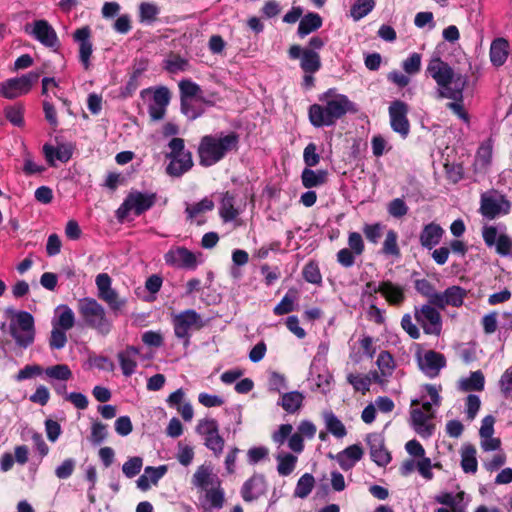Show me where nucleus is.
<instances>
[{
  "mask_svg": "<svg viewBox=\"0 0 512 512\" xmlns=\"http://www.w3.org/2000/svg\"><path fill=\"white\" fill-rule=\"evenodd\" d=\"M425 73L431 77L436 85L437 99L453 100L447 104L450 109L461 120L468 123L469 115L463 106V93L468 83L466 75L456 73L454 69L444 61L439 54H433L429 59Z\"/></svg>",
  "mask_w": 512,
  "mask_h": 512,
  "instance_id": "nucleus-1",
  "label": "nucleus"
},
{
  "mask_svg": "<svg viewBox=\"0 0 512 512\" xmlns=\"http://www.w3.org/2000/svg\"><path fill=\"white\" fill-rule=\"evenodd\" d=\"M321 104H312L308 116L310 123L317 128L329 127L348 112H355V104L344 95L331 88L319 96Z\"/></svg>",
  "mask_w": 512,
  "mask_h": 512,
  "instance_id": "nucleus-2",
  "label": "nucleus"
},
{
  "mask_svg": "<svg viewBox=\"0 0 512 512\" xmlns=\"http://www.w3.org/2000/svg\"><path fill=\"white\" fill-rule=\"evenodd\" d=\"M192 485L198 492L199 508L205 512L220 510L225 504V490L222 481L213 472L210 465L197 467L191 478Z\"/></svg>",
  "mask_w": 512,
  "mask_h": 512,
  "instance_id": "nucleus-3",
  "label": "nucleus"
},
{
  "mask_svg": "<svg viewBox=\"0 0 512 512\" xmlns=\"http://www.w3.org/2000/svg\"><path fill=\"white\" fill-rule=\"evenodd\" d=\"M239 135L235 132H219L205 135L198 146L200 165L210 167L223 160L230 152L237 150Z\"/></svg>",
  "mask_w": 512,
  "mask_h": 512,
  "instance_id": "nucleus-4",
  "label": "nucleus"
},
{
  "mask_svg": "<svg viewBox=\"0 0 512 512\" xmlns=\"http://www.w3.org/2000/svg\"><path fill=\"white\" fill-rule=\"evenodd\" d=\"M78 312L84 323L102 336L108 335L113 328L105 308L94 298L85 297L78 301Z\"/></svg>",
  "mask_w": 512,
  "mask_h": 512,
  "instance_id": "nucleus-5",
  "label": "nucleus"
},
{
  "mask_svg": "<svg viewBox=\"0 0 512 512\" xmlns=\"http://www.w3.org/2000/svg\"><path fill=\"white\" fill-rule=\"evenodd\" d=\"M12 314L9 324V333L15 344L21 349H27L35 340L36 329L34 317L27 311H14L8 309Z\"/></svg>",
  "mask_w": 512,
  "mask_h": 512,
  "instance_id": "nucleus-6",
  "label": "nucleus"
},
{
  "mask_svg": "<svg viewBox=\"0 0 512 512\" xmlns=\"http://www.w3.org/2000/svg\"><path fill=\"white\" fill-rule=\"evenodd\" d=\"M156 200V193L131 190L116 210V217L122 222L131 212L136 216H140L149 210L156 203Z\"/></svg>",
  "mask_w": 512,
  "mask_h": 512,
  "instance_id": "nucleus-7",
  "label": "nucleus"
},
{
  "mask_svg": "<svg viewBox=\"0 0 512 512\" xmlns=\"http://www.w3.org/2000/svg\"><path fill=\"white\" fill-rule=\"evenodd\" d=\"M174 334L178 339L184 340L188 345L192 331L200 330L205 326L202 316L194 309H187L172 316Z\"/></svg>",
  "mask_w": 512,
  "mask_h": 512,
  "instance_id": "nucleus-8",
  "label": "nucleus"
},
{
  "mask_svg": "<svg viewBox=\"0 0 512 512\" xmlns=\"http://www.w3.org/2000/svg\"><path fill=\"white\" fill-rule=\"evenodd\" d=\"M39 77L38 72L31 71L19 77L4 80L0 83V96L9 100L24 96L31 91Z\"/></svg>",
  "mask_w": 512,
  "mask_h": 512,
  "instance_id": "nucleus-9",
  "label": "nucleus"
},
{
  "mask_svg": "<svg viewBox=\"0 0 512 512\" xmlns=\"http://www.w3.org/2000/svg\"><path fill=\"white\" fill-rule=\"evenodd\" d=\"M164 261L166 265L173 268L195 270L203 263V256L201 252H193L186 247L175 246L164 254Z\"/></svg>",
  "mask_w": 512,
  "mask_h": 512,
  "instance_id": "nucleus-10",
  "label": "nucleus"
},
{
  "mask_svg": "<svg viewBox=\"0 0 512 512\" xmlns=\"http://www.w3.org/2000/svg\"><path fill=\"white\" fill-rule=\"evenodd\" d=\"M95 284L98 298L105 302L114 314L122 312L127 304V299L121 297L112 287L111 277L107 273H100L96 276Z\"/></svg>",
  "mask_w": 512,
  "mask_h": 512,
  "instance_id": "nucleus-11",
  "label": "nucleus"
},
{
  "mask_svg": "<svg viewBox=\"0 0 512 512\" xmlns=\"http://www.w3.org/2000/svg\"><path fill=\"white\" fill-rule=\"evenodd\" d=\"M95 284L98 298L105 302L114 314L122 312L127 304V299L121 297L112 287L111 277L107 273H100L96 276Z\"/></svg>",
  "mask_w": 512,
  "mask_h": 512,
  "instance_id": "nucleus-12",
  "label": "nucleus"
},
{
  "mask_svg": "<svg viewBox=\"0 0 512 512\" xmlns=\"http://www.w3.org/2000/svg\"><path fill=\"white\" fill-rule=\"evenodd\" d=\"M482 237L486 246L495 247L499 255L512 254V238L507 234L505 225H485L482 229Z\"/></svg>",
  "mask_w": 512,
  "mask_h": 512,
  "instance_id": "nucleus-13",
  "label": "nucleus"
},
{
  "mask_svg": "<svg viewBox=\"0 0 512 512\" xmlns=\"http://www.w3.org/2000/svg\"><path fill=\"white\" fill-rule=\"evenodd\" d=\"M196 432L204 438V445L213 452L215 456H220L224 450L225 441L219 434V424L213 418H203L198 421Z\"/></svg>",
  "mask_w": 512,
  "mask_h": 512,
  "instance_id": "nucleus-14",
  "label": "nucleus"
},
{
  "mask_svg": "<svg viewBox=\"0 0 512 512\" xmlns=\"http://www.w3.org/2000/svg\"><path fill=\"white\" fill-rule=\"evenodd\" d=\"M415 359L420 371L428 378H436L441 370L446 367L445 356L434 350H424L418 346Z\"/></svg>",
  "mask_w": 512,
  "mask_h": 512,
  "instance_id": "nucleus-15",
  "label": "nucleus"
},
{
  "mask_svg": "<svg viewBox=\"0 0 512 512\" xmlns=\"http://www.w3.org/2000/svg\"><path fill=\"white\" fill-rule=\"evenodd\" d=\"M414 317L425 334L439 336L442 331V318L434 305L415 306Z\"/></svg>",
  "mask_w": 512,
  "mask_h": 512,
  "instance_id": "nucleus-16",
  "label": "nucleus"
},
{
  "mask_svg": "<svg viewBox=\"0 0 512 512\" xmlns=\"http://www.w3.org/2000/svg\"><path fill=\"white\" fill-rule=\"evenodd\" d=\"M25 32L45 47L57 48L59 46L57 33L47 20H36L32 24L26 25Z\"/></svg>",
  "mask_w": 512,
  "mask_h": 512,
  "instance_id": "nucleus-17",
  "label": "nucleus"
},
{
  "mask_svg": "<svg viewBox=\"0 0 512 512\" xmlns=\"http://www.w3.org/2000/svg\"><path fill=\"white\" fill-rule=\"evenodd\" d=\"M510 202L503 195L483 194L480 202V212L487 219H495L510 211Z\"/></svg>",
  "mask_w": 512,
  "mask_h": 512,
  "instance_id": "nucleus-18",
  "label": "nucleus"
},
{
  "mask_svg": "<svg viewBox=\"0 0 512 512\" xmlns=\"http://www.w3.org/2000/svg\"><path fill=\"white\" fill-rule=\"evenodd\" d=\"M408 111V105L401 100L393 101L388 108L391 128L402 138H406L410 132V123L407 118Z\"/></svg>",
  "mask_w": 512,
  "mask_h": 512,
  "instance_id": "nucleus-19",
  "label": "nucleus"
},
{
  "mask_svg": "<svg viewBox=\"0 0 512 512\" xmlns=\"http://www.w3.org/2000/svg\"><path fill=\"white\" fill-rule=\"evenodd\" d=\"M152 92V101L148 105V113L152 120L159 121L164 118L167 106L170 103L171 94L167 87L159 86L154 89H144L141 95Z\"/></svg>",
  "mask_w": 512,
  "mask_h": 512,
  "instance_id": "nucleus-20",
  "label": "nucleus"
},
{
  "mask_svg": "<svg viewBox=\"0 0 512 512\" xmlns=\"http://www.w3.org/2000/svg\"><path fill=\"white\" fill-rule=\"evenodd\" d=\"M419 400L411 401L410 423L413 429L421 437L428 438L433 434L434 425L431 423L434 413H425L419 407Z\"/></svg>",
  "mask_w": 512,
  "mask_h": 512,
  "instance_id": "nucleus-21",
  "label": "nucleus"
},
{
  "mask_svg": "<svg viewBox=\"0 0 512 512\" xmlns=\"http://www.w3.org/2000/svg\"><path fill=\"white\" fill-rule=\"evenodd\" d=\"M291 59H300V67L305 73L314 74L321 68L320 55L312 49H302L292 45L288 50Z\"/></svg>",
  "mask_w": 512,
  "mask_h": 512,
  "instance_id": "nucleus-22",
  "label": "nucleus"
},
{
  "mask_svg": "<svg viewBox=\"0 0 512 512\" xmlns=\"http://www.w3.org/2000/svg\"><path fill=\"white\" fill-rule=\"evenodd\" d=\"M373 462L380 467H385L391 461V455L385 448L384 437L380 433H370L366 437Z\"/></svg>",
  "mask_w": 512,
  "mask_h": 512,
  "instance_id": "nucleus-23",
  "label": "nucleus"
},
{
  "mask_svg": "<svg viewBox=\"0 0 512 512\" xmlns=\"http://www.w3.org/2000/svg\"><path fill=\"white\" fill-rule=\"evenodd\" d=\"M73 39L79 44V60L85 70L91 66L90 58L93 53L91 42V29L88 26L81 27L73 33Z\"/></svg>",
  "mask_w": 512,
  "mask_h": 512,
  "instance_id": "nucleus-24",
  "label": "nucleus"
},
{
  "mask_svg": "<svg viewBox=\"0 0 512 512\" xmlns=\"http://www.w3.org/2000/svg\"><path fill=\"white\" fill-rule=\"evenodd\" d=\"M267 484L265 477L261 474H254L241 488V495L244 501L251 502L265 494Z\"/></svg>",
  "mask_w": 512,
  "mask_h": 512,
  "instance_id": "nucleus-25",
  "label": "nucleus"
},
{
  "mask_svg": "<svg viewBox=\"0 0 512 512\" xmlns=\"http://www.w3.org/2000/svg\"><path fill=\"white\" fill-rule=\"evenodd\" d=\"M467 291L460 286L448 287L444 292H439L436 297L435 307L444 309L446 306L460 307L462 306Z\"/></svg>",
  "mask_w": 512,
  "mask_h": 512,
  "instance_id": "nucleus-26",
  "label": "nucleus"
},
{
  "mask_svg": "<svg viewBox=\"0 0 512 512\" xmlns=\"http://www.w3.org/2000/svg\"><path fill=\"white\" fill-rule=\"evenodd\" d=\"M243 208L236 205L235 197L230 192L221 195L218 213L224 223L236 222Z\"/></svg>",
  "mask_w": 512,
  "mask_h": 512,
  "instance_id": "nucleus-27",
  "label": "nucleus"
},
{
  "mask_svg": "<svg viewBox=\"0 0 512 512\" xmlns=\"http://www.w3.org/2000/svg\"><path fill=\"white\" fill-rule=\"evenodd\" d=\"M445 230L437 223L431 222L423 226L419 234V242L425 249L432 250L442 240Z\"/></svg>",
  "mask_w": 512,
  "mask_h": 512,
  "instance_id": "nucleus-28",
  "label": "nucleus"
},
{
  "mask_svg": "<svg viewBox=\"0 0 512 512\" xmlns=\"http://www.w3.org/2000/svg\"><path fill=\"white\" fill-rule=\"evenodd\" d=\"M380 294L391 306L399 307L406 299L404 286L390 280L380 282Z\"/></svg>",
  "mask_w": 512,
  "mask_h": 512,
  "instance_id": "nucleus-29",
  "label": "nucleus"
},
{
  "mask_svg": "<svg viewBox=\"0 0 512 512\" xmlns=\"http://www.w3.org/2000/svg\"><path fill=\"white\" fill-rule=\"evenodd\" d=\"M363 454L364 452L362 447L359 444H353L340 451L335 456L331 455L330 457L334 458L338 462L342 470L348 471L362 459Z\"/></svg>",
  "mask_w": 512,
  "mask_h": 512,
  "instance_id": "nucleus-30",
  "label": "nucleus"
},
{
  "mask_svg": "<svg viewBox=\"0 0 512 512\" xmlns=\"http://www.w3.org/2000/svg\"><path fill=\"white\" fill-rule=\"evenodd\" d=\"M43 155L45 160L50 166H55L56 161L68 162L72 156V148L67 144H59L54 147L53 145L46 143L42 147Z\"/></svg>",
  "mask_w": 512,
  "mask_h": 512,
  "instance_id": "nucleus-31",
  "label": "nucleus"
},
{
  "mask_svg": "<svg viewBox=\"0 0 512 512\" xmlns=\"http://www.w3.org/2000/svg\"><path fill=\"white\" fill-rule=\"evenodd\" d=\"M139 354L140 350L135 346H127L118 353L117 358L124 376L129 377L135 373Z\"/></svg>",
  "mask_w": 512,
  "mask_h": 512,
  "instance_id": "nucleus-32",
  "label": "nucleus"
},
{
  "mask_svg": "<svg viewBox=\"0 0 512 512\" xmlns=\"http://www.w3.org/2000/svg\"><path fill=\"white\" fill-rule=\"evenodd\" d=\"M378 372L374 373V380L379 383L387 382L388 378L392 376L396 364L394 358L388 351H381L376 361Z\"/></svg>",
  "mask_w": 512,
  "mask_h": 512,
  "instance_id": "nucleus-33",
  "label": "nucleus"
},
{
  "mask_svg": "<svg viewBox=\"0 0 512 512\" xmlns=\"http://www.w3.org/2000/svg\"><path fill=\"white\" fill-rule=\"evenodd\" d=\"M170 162L166 168L170 176L179 177L189 171L193 166L191 152L168 157Z\"/></svg>",
  "mask_w": 512,
  "mask_h": 512,
  "instance_id": "nucleus-34",
  "label": "nucleus"
},
{
  "mask_svg": "<svg viewBox=\"0 0 512 512\" xmlns=\"http://www.w3.org/2000/svg\"><path fill=\"white\" fill-rule=\"evenodd\" d=\"M485 386L484 374L480 371L471 372L468 377H462L457 383V388L462 392L482 391Z\"/></svg>",
  "mask_w": 512,
  "mask_h": 512,
  "instance_id": "nucleus-35",
  "label": "nucleus"
},
{
  "mask_svg": "<svg viewBox=\"0 0 512 512\" xmlns=\"http://www.w3.org/2000/svg\"><path fill=\"white\" fill-rule=\"evenodd\" d=\"M490 60L494 66H502L509 54V43L504 38H497L490 46Z\"/></svg>",
  "mask_w": 512,
  "mask_h": 512,
  "instance_id": "nucleus-36",
  "label": "nucleus"
},
{
  "mask_svg": "<svg viewBox=\"0 0 512 512\" xmlns=\"http://www.w3.org/2000/svg\"><path fill=\"white\" fill-rule=\"evenodd\" d=\"M435 500L437 503H440L442 505L450 507V509L447 508H438L435 512H455L457 510L466 511L465 506L460 505V503L463 501V493H441L435 497Z\"/></svg>",
  "mask_w": 512,
  "mask_h": 512,
  "instance_id": "nucleus-37",
  "label": "nucleus"
},
{
  "mask_svg": "<svg viewBox=\"0 0 512 512\" xmlns=\"http://www.w3.org/2000/svg\"><path fill=\"white\" fill-rule=\"evenodd\" d=\"M328 173L326 170H312L305 168L301 173L302 185L307 188H315L327 182Z\"/></svg>",
  "mask_w": 512,
  "mask_h": 512,
  "instance_id": "nucleus-38",
  "label": "nucleus"
},
{
  "mask_svg": "<svg viewBox=\"0 0 512 512\" xmlns=\"http://www.w3.org/2000/svg\"><path fill=\"white\" fill-rule=\"evenodd\" d=\"M322 18L319 14L314 12H309L304 17L300 19L297 33L303 38L310 33L318 30L322 26Z\"/></svg>",
  "mask_w": 512,
  "mask_h": 512,
  "instance_id": "nucleus-39",
  "label": "nucleus"
},
{
  "mask_svg": "<svg viewBox=\"0 0 512 512\" xmlns=\"http://www.w3.org/2000/svg\"><path fill=\"white\" fill-rule=\"evenodd\" d=\"M476 448L471 444H466L461 449V467L465 473L475 474L478 469Z\"/></svg>",
  "mask_w": 512,
  "mask_h": 512,
  "instance_id": "nucleus-40",
  "label": "nucleus"
},
{
  "mask_svg": "<svg viewBox=\"0 0 512 512\" xmlns=\"http://www.w3.org/2000/svg\"><path fill=\"white\" fill-rule=\"evenodd\" d=\"M303 400L304 395L301 392L291 391L282 394L278 405H280L287 413L293 414L301 408Z\"/></svg>",
  "mask_w": 512,
  "mask_h": 512,
  "instance_id": "nucleus-41",
  "label": "nucleus"
},
{
  "mask_svg": "<svg viewBox=\"0 0 512 512\" xmlns=\"http://www.w3.org/2000/svg\"><path fill=\"white\" fill-rule=\"evenodd\" d=\"M55 313L57 319L53 321V326L56 325L61 330H70L75 324V315L70 307L67 305H59Z\"/></svg>",
  "mask_w": 512,
  "mask_h": 512,
  "instance_id": "nucleus-42",
  "label": "nucleus"
},
{
  "mask_svg": "<svg viewBox=\"0 0 512 512\" xmlns=\"http://www.w3.org/2000/svg\"><path fill=\"white\" fill-rule=\"evenodd\" d=\"M325 427L329 433L337 438L346 436L347 431L341 420L330 410L323 412Z\"/></svg>",
  "mask_w": 512,
  "mask_h": 512,
  "instance_id": "nucleus-43",
  "label": "nucleus"
},
{
  "mask_svg": "<svg viewBox=\"0 0 512 512\" xmlns=\"http://www.w3.org/2000/svg\"><path fill=\"white\" fill-rule=\"evenodd\" d=\"M214 208V202L205 197L197 203L186 204L185 213L188 220L196 219L200 214L211 211Z\"/></svg>",
  "mask_w": 512,
  "mask_h": 512,
  "instance_id": "nucleus-44",
  "label": "nucleus"
},
{
  "mask_svg": "<svg viewBox=\"0 0 512 512\" xmlns=\"http://www.w3.org/2000/svg\"><path fill=\"white\" fill-rule=\"evenodd\" d=\"M160 8L153 2H142L139 4V21L145 24H152L156 21Z\"/></svg>",
  "mask_w": 512,
  "mask_h": 512,
  "instance_id": "nucleus-45",
  "label": "nucleus"
},
{
  "mask_svg": "<svg viewBox=\"0 0 512 512\" xmlns=\"http://www.w3.org/2000/svg\"><path fill=\"white\" fill-rule=\"evenodd\" d=\"M314 485L315 479L313 475L310 473L303 474L297 481L294 496L301 499L306 498L312 492Z\"/></svg>",
  "mask_w": 512,
  "mask_h": 512,
  "instance_id": "nucleus-46",
  "label": "nucleus"
},
{
  "mask_svg": "<svg viewBox=\"0 0 512 512\" xmlns=\"http://www.w3.org/2000/svg\"><path fill=\"white\" fill-rule=\"evenodd\" d=\"M375 7V0H356L351 6L350 16L354 21H359L367 16Z\"/></svg>",
  "mask_w": 512,
  "mask_h": 512,
  "instance_id": "nucleus-47",
  "label": "nucleus"
},
{
  "mask_svg": "<svg viewBox=\"0 0 512 512\" xmlns=\"http://www.w3.org/2000/svg\"><path fill=\"white\" fill-rule=\"evenodd\" d=\"M24 106L20 103L7 106L4 109L6 119L16 127L24 126Z\"/></svg>",
  "mask_w": 512,
  "mask_h": 512,
  "instance_id": "nucleus-48",
  "label": "nucleus"
},
{
  "mask_svg": "<svg viewBox=\"0 0 512 512\" xmlns=\"http://www.w3.org/2000/svg\"><path fill=\"white\" fill-rule=\"evenodd\" d=\"M276 459L278 461L277 471L281 476H288L294 471L297 462L296 456L284 453L278 454Z\"/></svg>",
  "mask_w": 512,
  "mask_h": 512,
  "instance_id": "nucleus-49",
  "label": "nucleus"
},
{
  "mask_svg": "<svg viewBox=\"0 0 512 512\" xmlns=\"http://www.w3.org/2000/svg\"><path fill=\"white\" fill-rule=\"evenodd\" d=\"M45 375L50 379L67 381L72 377V371L66 364H57L44 370Z\"/></svg>",
  "mask_w": 512,
  "mask_h": 512,
  "instance_id": "nucleus-50",
  "label": "nucleus"
},
{
  "mask_svg": "<svg viewBox=\"0 0 512 512\" xmlns=\"http://www.w3.org/2000/svg\"><path fill=\"white\" fill-rule=\"evenodd\" d=\"M397 240V233L394 230H389L383 242L382 253L388 256L398 257L400 255V249Z\"/></svg>",
  "mask_w": 512,
  "mask_h": 512,
  "instance_id": "nucleus-51",
  "label": "nucleus"
},
{
  "mask_svg": "<svg viewBox=\"0 0 512 512\" xmlns=\"http://www.w3.org/2000/svg\"><path fill=\"white\" fill-rule=\"evenodd\" d=\"M347 381L356 391L362 394H365L370 389L371 378L368 375L351 373L347 376Z\"/></svg>",
  "mask_w": 512,
  "mask_h": 512,
  "instance_id": "nucleus-52",
  "label": "nucleus"
},
{
  "mask_svg": "<svg viewBox=\"0 0 512 512\" xmlns=\"http://www.w3.org/2000/svg\"><path fill=\"white\" fill-rule=\"evenodd\" d=\"M415 289L421 295L428 298L431 305L435 306L436 297L439 296V292L435 291L433 285L426 279H419L415 282Z\"/></svg>",
  "mask_w": 512,
  "mask_h": 512,
  "instance_id": "nucleus-53",
  "label": "nucleus"
},
{
  "mask_svg": "<svg viewBox=\"0 0 512 512\" xmlns=\"http://www.w3.org/2000/svg\"><path fill=\"white\" fill-rule=\"evenodd\" d=\"M181 100H189L193 97H199L201 93L200 86L191 80H182L179 82Z\"/></svg>",
  "mask_w": 512,
  "mask_h": 512,
  "instance_id": "nucleus-54",
  "label": "nucleus"
},
{
  "mask_svg": "<svg viewBox=\"0 0 512 512\" xmlns=\"http://www.w3.org/2000/svg\"><path fill=\"white\" fill-rule=\"evenodd\" d=\"M143 459L139 456L129 458L122 466V472L127 478H133L140 473Z\"/></svg>",
  "mask_w": 512,
  "mask_h": 512,
  "instance_id": "nucleus-55",
  "label": "nucleus"
},
{
  "mask_svg": "<svg viewBox=\"0 0 512 512\" xmlns=\"http://www.w3.org/2000/svg\"><path fill=\"white\" fill-rule=\"evenodd\" d=\"M493 154V145L490 140L480 145L477 151L476 160L482 167L490 165Z\"/></svg>",
  "mask_w": 512,
  "mask_h": 512,
  "instance_id": "nucleus-56",
  "label": "nucleus"
},
{
  "mask_svg": "<svg viewBox=\"0 0 512 512\" xmlns=\"http://www.w3.org/2000/svg\"><path fill=\"white\" fill-rule=\"evenodd\" d=\"M302 274L304 279L309 283L319 285L322 282L320 269L315 262L307 263L303 268Z\"/></svg>",
  "mask_w": 512,
  "mask_h": 512,
  "instance_id": "nucleus-57",
  "label": "nucleus"
},
{
  "mask_svg": "<svg viewBox=\"0 0 512 512\" xmlns=\"http://www.w3.org/2000/svg\"><path fill=\"white\" fill-rule=\"evenodd\" d=\"M402 68L409 75L417 74L421 69V55L416 52L410 54L402 62Z\"/></svg>",
  "mask_w": 512,
  "mask_h": 512,
  "instance_id": "nucleus-58",
  "label": "nucleus"
},
{
  "mask_svg": "<svg viewBox=\"0 0 512 512\" xmlns=\"http://www.w3.org/2000/svg\"><path fill=\"white\" fill-rule=\"evenodd\" d=\"M363 233L370 243L377 244L383 234V225L380 223L365 224Z\"/></svg>",
  "mask_w": 512,
  "mask_h": 512,
  "instance_id": "nucleus-59",
  "label": "nucleus"
},
{
  "mask_svg": "<svg viewBox=\"0 0 512 512\" xmlns=\"http://www.w3.org/2000/svg\"><path fill=\"white\" fill-rule=\"evenodd\" d=\"M481 401L479 396L475 394H469L465 399V414L467 419L472 421L476 417L480 410Z\"/></svg>",
  "mask_w": 512,
  "mask_h": 512,
  "instance_id": "nucleus-60",
  "label": "nucleus"
},
{
  "mask_svg": "<svg viewBox=\"0 0 512 512\" xmlns=\"http://www.w3.org/2000/svg\"><path fill=\"white\" fill-rule=\"evenodd\" d=\"M66 331L59 329L56 325L53 326L51 331L49 346L51 349L60 350L65 347L67 343Z\"/></svg>",
  "mask_w": 512,
  "mask_h": 512,
  "instance_id": "nucleus-61",
  "label": "nucleus"
},
{
  "mask_svg": "<svg viewBox=\"0 0 512 512\" xmlns=\"http://www.w3.org/2000/svg\"><path fill=\"white\" fill-rule=\"evenodd\" d=\"M387 210L390 216L402 218L408 213L409 208L403 199L395 198L388 204Z\"/></svg>",
  "mask_w": 512,
  "mask_h": 512,
  "instance_id": "nucleus-62",
  "label": "nucleus"
},
{
  "mask_svg": "<svg viewBox=\"0 0 512 512\" xmlns=\"http://www.w3.org/2000/svg\"><path fill=\"white\" fill-rule=\"evenodd\" d=\"M499 387L505 398H512V365L501 375Z\"/></svg>",
  "mask_w": 512,
  "mask_h": 512,
  "instance_id": "nucleus-63",
  "label": "nucleus"
},
{
  "mask_svg": "<svg viewBox=\"0 0 512 512\" xmlns=\"http://www.w3.org/2000/svg\"><path fill=\"white\" fill-rule=\"evenodd\" d=\"M107 426L100 422H95L91 426L90 441L94 445L101 444L107 437Z\"/></svg>",
  "mask_w": 512,
  "mask_h": 512,
  "instance_id": "nucleus-64",
  "label": "nucleus"
}]
</instances>
